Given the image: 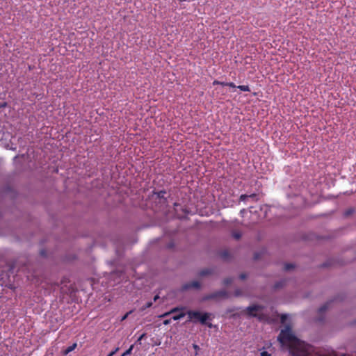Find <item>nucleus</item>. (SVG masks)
Returning <instances> with one entry per match:
<instances>
[{
  "instance_id": "nucleus-27",
  "label": "nucleus",
  "mask_w": 356,
  "mask_h": 356,
  "mask_svg": "<svg viewBox=\"0 0 356 356\" xmlns=\"http://www.w3.org/2000/svg\"><path fill=\"white\" fill-rule=\"evenodd\" d=\"M227 86H229L230 88H237V86L233 82H228Z\"/></svg>"
},
{
  "instance_id": "nucleus-17",
  "label": "nucleus",
  "mask_w": 356,
  "mask_h": 356,
  "mask_svg": "<svg viewBox=\"0 0 356 356\" xmlns=\"http://www.w3.org/2000/svg\"><path fill=\"white\" fill-rule=\"evenodd\" d=\"M354 211H355L354 209H353V208L348 209L345 211V216H348L351 215L352 213H353Z\"/></svg>"
},
{
  "instance_id": "nucleus-10",
  "label": "nucleus",
  "mask_w": 356,
  "mask_h": 356,
  "mask_svg": "<svg viewBox=\"0 0 356 356\" xmlns=\"http://www.w3.org/2000/svg\"><path fill=\"white\" fill-rule=\"evenodd\" d=\"M237 88L240 89L241 91H244V92H250V88L248 86L241 85V86H238Z\"/></svg>"
},
{
  "instance_id": "nucleus-21",
  "label": "nucleus",
  "mask_w": 356,
  "mask_h": 356,
  "mask_svg": "<svg viewBox=\"0 0 356 356\" xmlns=\"http://www.w3.org/2000/svg\"><path fill=\"white\" fill-rule=\"evenodd\" d=\"M76 343H74L72 346H71L68 347V348H67V350H66V353H69V352H70V351L73 350L75 348V347H76Z\"/></svg>"
},
{
  "instance_id": "nucleus-20",
  "label": "nucleus",
  "mask_w": 356,
  "mask_h": 356,
  "mask_svg": "<svg viewBox=\"0 0 356 356\" xmlns=\"http://www.w3.org/2000/svg\"><path fill=\"white\" fill-rule=\"evenodd\" d=\"M287 317H288V316H287V315H286V314H282V315L281 316V318H280L281 323H285V321H286V319H287Z\"/></svg>"
},
{
  "instance_id": "nucleus-28",
  "label": "nucleus",
  "mask_w": 356,
  "mask_h": 356,
  "mask_svg": "<svg viewBox=\"0 0 356 356\" xmlns=\"http://www.w3.org/2000/svg\"><path fill=\"white\" fill-rule=\"evenodd\" d=\"M261 356H270V354H269L267 351H263L261 353Z\"/></svg>"
},
{
  "instance_id": "nucleus-31",
  "label": "nucleus",
  "mask_w": 356,
  "mask_h": 356,
  "mask_svg": "<svg viewBox=\"0 0 356 356\" xmlns=\"http://www.w3.org/2000/svg\"><path fill=\"white\" fill-rule=\"evenodd\" d=\"M170 323V320H168V319L165 320V321H163V324H164V325H168Z\"/></svg>"
},
{
  "instance_id": "nucleus-4",
  "label": "nucleus",
  "mask_w": 356,
  "mask_h": 356,
  "mask_svg": "<svg viewBox=\"0 0 356 356\" xmlns=\"http://www.w3.org/2000/svg\"><path fill=\"white\" fill-rule=\"evenodd\" d=\"M228 298L227 292L225 290L218 291H216L214 293L207 295L204 299L205 300H211V299H216V298Z\"/></svg>"
},
{
  "instance_id": "nucleus-1",
  "label": "nucleus",
  "mask_w": 356,
  "mask_h": 356,
  "mask_svg": "<svg viewBox=\"0 0 356 356\" xmlns=\"http://www.w3.org/2000/svg\"><path fill=\"white\" fill-rule=\"evenodd\" d=\"M277 339L282 346H286L289 348L291 356H339L334 351L327 353L321 350L316 351L312 346L298 339L292 332L289 325H286L281 330ZM340 356H346V355L343 354Z\"/></svg>"
},
{
  "instance_id": "nucleus-6",
  "label": "nucleus",
  "mask_w": 356,
  "mask_h": 356,
  "mask_svg": "<svg viewBox=\"0 0 356 356\" xmlns=\"http://www.w3.org/2000/svg\"><path fill=\"white\" fill-rule=\"evenodd\" d=\"M211 273H212L211 269L205 268V269L202 270L199 273V275L203 277V276H206V275H210Z\"/></svg>"
},
{
  "instance_id": "nucleus-29",
  "label": "nucleus",
  "mask_w": 356,
  "mask_h": 356,
  "mask_svg": "<svg viewBox=\"0 0 356 356\" xmlns=\"http://www.w3.org/2000/svg\"><path fill=\"white\" fill-rule=\"evenodd\" d=\"M239 277L241 280H245L247 277V275L245 273H241Z\"/></svg>"
},
{
  "instance_id": "nucleus-26",
  "label": "nucleus",
  "mask_w": 356,
  "mask_h": 356,
  "mask_svg": "<svg viewBox=\"0 0 356 356\" xmlns=\"http://www.w3.org/2000/svg\"><path fill=\"white\" fill-rule=\"evenodd\" d=\"M234 295L236 297L240 296L242 295V291H241V289H236L234 291Z\"/></svg>"
},
{
  "instance_id": "nucleus-11",
  "label": "nucleus",
  "mask_w": 356,
  "mask_h": 356,
  "mask_svg": "<svg viewBox=\"0 0 356 356\" xmlns=\"http://www.w3.org/2000/svg\"><path fill=\"white\" fill-rule=\"evenodd\" d=\"M156 194V196L158 198L164 199L166 192L165 191H160L157 192Z\"/></svg>"
},
{
  "instance_id": "nucleus-2",
  "label": "nucleus",
  "mask_w": 356,
  "mask_h": 356,
  "mask_svg": "<svg viewBox=\"0 0 356 356\" xmlns=\"http://www.w3.org/2000/svg\"><path fill=\"white\" fill-rule=\"evenodd\" d=\"M188 317V321L193 323H200L202 325H207L209 327H211V323H207V321L210 319L211 314L204 312L202 313L199 311L189 310L186 312Z\"/></svg>"
},
{
  "instance_id": "nucleus-5",
  "label": "nucleus",
  "mask_w": 356,
  "mask_h": 356,
  "mask_svg": "<svg viewBox=\"0 0 356 356\" xmlns=\"http://www.w3.org/2000/svg\"><path fill=\"white\" fill-rule=\"evenodd\" d=\"M201 286V284L200 282L194 280L190 282H188L182 286V290L186 291L190 289H198Z\"/></svg>"
},
{
  "instance_id": "nucleus-25",
  "label": "nucleus",
  "mask_w": 356,
  "mask_h": 356,
  "mask_svg": "<svg viewBox=\"0 0 356 356\" xmlns=\"http://www.w3.org/2000/svg\"><path fill=\"white\" fill-rule=\"evenodd\" d=\"M283 285H284V282H280L275 284V288L279 289V288L282 287Z\"/></svg>"
},
{
  "instance_id": "nucleus-12",
  "label": "nucleus",
  "mask_w": 356,
  "mask_h": 356,
  "mask_svg": "<svg viewBox=\"0 0 356 356\" xmlns=\"http://www.w3.org/2000/svg\"><path fill=\"white\" fill-rule=\"evenodd\" d=\"M294 265L293 264H286L284 266V269L286 271L290 270L294 268Z\"/></svg>"
},
{
  "instance_id": "nucleus-34",
  "label": "nucleus",
  "mask_w": 356,
  "mask_h": 356,
  "mask_svg": "<svg viewBox=\"0 0 356 356\" xmlns=\"http://www.w3.org/2000/svg\"><path fill=\"white\" fill-rule=\"evenodd\" d=\"M40 254H41V255H42V256H43V255H44L45 252H44V250H42V251L40 252Z\"/></svg>"
},
{
  "instance_id": "nucleus-3",
  "label": "nucleus",
  "mask_w": 356,
  "mask_h": 356,
  "mask_svg": "<svg viewBox=\"0 0 356 356\" xmlns=\"http://www.w3.org/2000/svg\"><path fill=\"white\" fill-rule=\"evenodd\" d=\"M264 308L262 305H253L248 307L245 309V313L248 316L250 317H257L259 321H262L264 319V315L260 314L258 312L263 310Z\"/></svg>"
},
{
  "instance_id": "nucleus-24",
  "label": "nucleus",
  "mask_w": 356,
  "mask_h": 356,
  "mask_svg": "<svg viewBox=\"0 0 356 356\" xmlns=\"http://www.w3.org/2000/svg\"><path fill=\"white\" fill-rule=\"evenodd\" d=\"M146 337V334L145 333H143L140 337L137 340V342L140 343V341L141 340H143V339H145Z\"/></svg>"
},
{
  "instance_id": "nucleus-30",
  "label": "nucleus",
  "mask_w": 356,
  "mask_h": 356,
  "mask_svg": "<svg viewBox=\"0 0 356 356\" xmlns=\"http://www.w3.org/2000/svg\"><path fill=\"white\" fill-rule=\"evenodd\" d=\"M220 81H218V80H215L213 82V85H220Z\"/></svg>"
},
{
  "instance_id": "nucleus-7",
  "label": "nucleus",
  "mask_w": 356,
  "mask_h": 356,
  "mask_svg": "<svg viewBox=\"0 0 356 356\" xmlns=\"http://www.w3.org/2000/svg\"><path fill=\"white\" fill-rule=\"evenodd\" d=\"M331 302H326L325 304H324L323 306H321L319 309H318V312L320 314H322L324 312H325L328 308H329V306L330 305Z\"/></svg>"
},
{
  "instance_id": "nucleus-35",
  "label": "nucleus",
  "mask_w": 356,
  "mask_h": 356,
  "mask_svg": "<svg viewBox=\"0 0 356 356\" xmlns=\"http://www.w3.org/2000/svg\"><path fill=\"white\" fill-rule=\"evenodd\" d=\"M115 353V352H111L108 356H112L113 354Z\"/></svg>"
},
{
  "instance_id": "nucleus-19",
  "label": "nucleus",
  "mask_w": 356,
  "mask_h": 356,
  "mask_svg": "<svg viewBox=\"0 0 356 356\" xmlns=\"http://www.w3.org/2000/svg\"><path fill=\"white\" fill-rule=\"evenodd\" d=\"M232 236L235 239L238 240L241 237V234L240 232H234Z\"/></svg>"
},
{
  "instance_id": "nucleus-38",
  "label": "nucleus",
  "mask_w": 356,
  "mask_h": 356,
  "mask_svg": "<svg viewBox=\"0 0 356 356\" xmlns=\"http://www.w3.org/2000/svg\"><path fill=\"white\" fill-rule=\"evenodd\" d=\"M121 356H124V355H122Z\"/></svg>"
},
{
  "instance_id": "nucleus-36",
  "label": "nucleus",
  "mask_w": 356,
  "mask_h": 356,
  "mask_svg": "<svg viewBox=\"0 0 356 356\" xmlns=\"http://www.w3.org/2000/svg\"><path fill=\"white\" fill-rule=\"evenodd\" d=\"M127 314L125 316H124V317L122 318V319H123V320H124V319H125V318H127Z\"/></svg>"
},
{
  "instance_id": "nucleus-14",
  "label": "nucleus",
  "mask_w": 356,
  "mask_h": 356,
  "mask_svg": "<svg viewBox=\"0 0 356 356\" xmlns=\"http://www.w3.org/2000/svg\"><path fill=\"white\" fill-rule=\"evenodd\" d=\"M133 348H134V345H131L122 355L124 356L130 355L131 353Z\"/></svg>"
},
{
  "instance_id": "nucleus-15",
  "label": "nucleus",
  "mask_w": 356,
  "mask_h": 356,
  "mask_svg": "<svg viewBox=\"0 0 356 356\" xmlns=\"http://www.w3.org/2000/svg\"><path fill=\"white\" fill-rule=\"evenodd\" d=\"M248 198V195L243 194L239 197V200L241 202H245Z\"/></svg>"
},
{
  "instance_id": "nucleus-9",
  "label": "nucleus",
  "mask_w": 356,
  "mask_h": 356,
  "mask_svg": "<svg viewBox=\"0 0 356 356\" xmlns=\"http://www.w3.org/2000/svg\"><path fill=\"white\" fill-rule=\"evenodd\" d=\"M186 315L184 312H180L179 314L175 315L172 317V319L174 321H177L183 318Z\"/></svg>"
},
{
  "instance_id": "nucleus-13",
  "label": "nucleus",
  "mask_w": 356,
  "mask_h": 356,
  "mask_svg": "<svg viewBox=\"0 0 356 356\" xmlns=\"http://www.w3.org/2000/svg\"><path fill=\"white\" fill-rule=\"evenodd\" d=\"M233 282V279L231 278V277H227V278H225L224 280H223V284L225 285H229L232 282Z\"/></svg>"
},
{
  "instance_id": "nucleus-18",
  "label": "nucleus",
  "mask_w": 356,
  "mask_h": 356,
  "mask_svg": "<svg viewBox=\"0 0 356 356\" xmlns=\"http://www.w3.org/2000/svg\"><path fill=\"white\" fill-rule=\"evenodd\" d=\"M229 257L228 251H223L221 252V257L224 259H227Z\"/></svg>"
},
{
  "instance_id": "nucleus-16",
  "label": "nucleus",
  "mask_w": 356,
  "mask_h": 356,
  "mask_svg": "<svg viewBox=\"0 0 356 356\" xmlns=\"http://www.w3.org/2000/svg\"><path fill=\"white\" fill-rule=\"evenodd\" d=\"M152 306V302H148L145 304V305H144L142 308H141V310L142 311H144L147 308H149Z\"/></svg>"
},
{
  "instance_id": "nucleus-32",
  "label": "nucleus",
  "mask_w": 356,
  "mask_h": 356,
  "mask_svg": "<svg viewBox=\"0 0 356 356\" xmlns=\"http://www.w3.org/2000/svg\"><path fill=\"white\" fill-rule=\"evenodd\" d=\"M227 83L228 82H222V81H220V85H221L222 86H227Z\"/></svg>"
},
{
  "instance_id": "nucleus-8",
  "label": "nucleus",
  "mask_w": 356,
  "mask_h": 356,
  "mask_svg": "<svg viewBox=\"0 0 356 356\" xmlns=\"http://www.w3.org/2000/svg\"><path fill=\"white\" fill-rule=\"evenodd\" d=\"M179 310H180V309L178 308V307L173 308L169 312H165V314L161 315L160 318L165 317V316H168L169 314L175 313V312H176L177 311H179Z\"/></svg>"
},
{
  "instance_id": "nucleus-23",
  "label": "nucleus",
  "mask_w": 356,
  "mask_h": 356,
  "mask_svg": "<svg viewBox=\"0 0 356 356\" xmlns=\"http://www.w3.org/2000/svg\"><path fill=\"white\" fill-rule=\"evenodd\" d=\"M248 196H249V198H252V200H254L255 201L258 200L257 195L256 193H252Z\"/></svg>"
},
{
  "instance_id": "nucleus-37",
  "label": "nucleus",
  "mask_w": 356,
  "mask_h": 356,
  "mask_svg": "<svg viewBox=\"0 0 356 356\" xmlns=\"http://www.w3.org/2000/svg\"><path fill=\"white\" fill-rule=\"evenodd\" d=\"M245 211V210L243 209H241V213H243Z\"/></svg>"
},
{
  "instance_id": "nucleus-33",
  "label": "nucleus",
  "mask_w": 356,
  "mask_h": 356,
  "mask_svg": "<svg viewBox=\"0 0 356 356\" xmlns=\"http://www.w3.org/2000/svg\"><path fill=\"white\" fill-rule=\"evenodd\" d=\"M159 296L157 294L154 297V301L156 302L157 300L159 299Z\"/></svg>"
},
{
  "instance_id": "nucleus-22",
  "label": "nucleus",
  "mask_w": 356,
  "mask_h": 356,
  "mask_svg": "<svg viewBox=\"0 0 356 356\" xmlns=\"http://www.w3.org/2000/svg\"><path fill=\"white\" fill-rule=\"evenodd\" d=\"M193 348L195 350V355H197L198 354V350H200V347L198 345L195 344V343H193Z\"/></svg>"
}]
</instances>
